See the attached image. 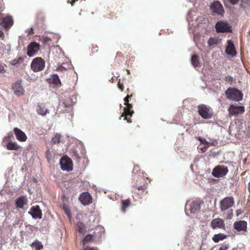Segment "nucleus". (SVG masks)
<instances>
[{"label":"nucleus","instance_id":"obj_6","mask_svg":"<svg viewBox=\"0 0 250 250\" xmlns=\"http://www.w3.org/2000/svg\"><path fill=\"white\" fill-rule=\"evenodd\" d=\"M141 180L145 181L143 178H141L139 181H141ZM147 184L145 181H144L143 183L142 184L141 182L138 183V181H137L133 185L132 192L134 194H136L137 196H140V191H142V193L146 194L147 193Z\"/></svg>","mask_w":250,"mask_h":250},{"label":"nucleus","instance_id":"obj_25","mask_svg":"<svg viewBox=\"0 0 250 250\" xmlns=\"http://www.w3.org/2000/svg\"><path fill=\"white\" fill-rule=\"evenodd\" d=\"M121 209L124 213L126 211V208H128L131 205V201L129 199L123 200L121 202Z\"/></svg>","mask_w":250,"mask_h":250},{"label":"nucleus","instance_id":"obj_36","mask_svg":"<svg viewBox=\"0 0 250 250\" xmlns=\"http://www.w3.org/2000/svg\"><path fill=\"white\" fill-rule=\"evenodd\" d=\"M209 144H207L205 145L200 144L198 146V149H199L202 152H205L206 151L207 148L209 147Z\"/></svg>","mask_w":250,"mask_h":250},{"label":"nucleus","instance_id":"obj_48","mask_svg":"<svg viewBox=\"0 0 250 250\" xmlns=\"http://www.w3.org/2000/svg\"><path fill=\"white\" fill-rule=\"evenodd\" d=\"M228 249V247L225 245L220 247L219 250H227Z\"/></svg>","mask_w":250,"mask_h":250},{"label":"nucleus","instance_id":"obj_20","mask_svg":"<svg viewBox=\"0 0 250 250\" xmlns=\"http://www.w3.org/2000/svg\"><path fill=\"white\" fill-rule=\"evenodd\" d=\"M28 203V200L25 196H21L18 198L16 201V206L18 208H22L24 205Z\"/></svg>","mask_w":250,"mask_h":250},{"label":"nucleus","instance_id":"obj_7","mask_svg":"<svg viewBox=\"0 0 250 250\" xmlns=\"http://www.w3.org/2000/svg\"><path fill=\"white\" fill-rule=\"evenodd\" d=\"M229 172L228 168L224 165H218L212 170V175L216 178L223 177Z\"/></svg>","mask_w":250,"mask_h":250},{"label":"nucleus","instance_id":"obj_53","mask_svg":"<svg viewBox=\"0 0 250 250\" xmlns=\"http://www.w3.org/2000/svg\"><path fill=\"white\" fill-rule=\"evenodd\" d=\"M3 35V33L2 31L0 30V38H1Z\"/></svg>","mask_w":250,"mask_h":250},{"label":"nucleus","instance_id":"obj_43","mask_svg":"<svg viewBox=\"0 0 250 250\" xmlns=\"http://www.w3.org/2000/svg\"><path fill=\"white\" fill-rule=\"evenodd\" d=\"M26 32L27 33L28 35H33L34 34L33 28H30L28 29L27 30Z\"/></svg>","mask_w":250,"mask_h":250},{"label":"nucleus","instance_id":"obj_35","mask_svg":"<svg viewBox=\"0 0 250 250\" xmlns=\"http://www.w3.org/2000/svg\"><path fill=\"white\" fill-rule=\"evenodd\" d=\"M70 154L71 157L74 160L79 161L80 159V157L79 156L78 152L76 150H72Z\"/></svg>","mask_w":250,"mask_h":250},{"label":"nucleus","instance_id":"obj_23","mask_svg":"<svg viewBox=\"0 0 250 250\" xmlns=\"http://www.w3.org/2000/svg\"><path fill=\"white\" fill-rule=\"evenodd\" d=\"M50 80V82L54 84L57 87H60L61 85V81L57 74L53 75Z\"/></svg>","mask_w":250,"mask_h":250},{"label":"nucleus","instance_id":"obj_12","mask_svg":"<svg viewBox=\"0 0 250 250\" xmlns=\"http://www.w3.org/2000/svg\"><path fill=\"white\" fill-rule=\"evenodd\" d=\"M228 110L230 116H237L244 112L245 108L243 106H236L234 104H230Z\"/></svg>","mask_w":250,"mask_h":250},{"label":"nucleus","instance_id":"obj_46","mask_svg":"<svg viewBox=\"0 0 250 250\" xmlns=\"http://www.w3.org/2000/svg\"><path fill=\"white\" fill-rule=\"evenodd\" d=\"M83 250H96V249L93 247L86 246L83 248Z\"/></svg>","mask_w":250,"mask_h":250},{"label":"nucleus","instance_id":"obj_5","mask_svg":"<svg viewBox=\"0 0 250 250\" xmlns=\"http://www.w3.org/2000/svg\"><path fill=\"white\" fill-rule=\"evenodd\" d=\"M45 61L41 57L34 58L31 63V69L35 72L42 71L45 67Z\"/></svg>","mask_w":250,"mask_h":250},{"label":"nucleus","instance_id":"obj_29","mask_svg":"<svg viewBox=\"0 0 250 250\" xmlns=\"http://www.w3.org/2000/svg\"><path fill=\"white\" fill-rule=\"evenodd\" d=\"M226 238V235L223 233H219L214 235L212 237V240L215 242L218 243L221 240H223Z\"/></svg>","mask_w":250,"mask_h":250},{"label":"nucleus","instance_id":"obj_3","mask_svg":"<svg viewBox=\"0 0 250 250\" xmlns=\"http://www.w3.org/2000/svg\"><path fill=\"white\" fill-rule=\"evenodd\" d=\"M226 98L233 101L239 102L243 99V94L241 91L234 87H229L225 91Z\"/></svg>","mask_w":250,"mask_h":250},{"label":"nucleus","instance_id":"obj_26","mask_svg":"<svg viewBox=\"0 0 250 250\" xmlns=\"http://www.w3.org/2000/svg\"><path fill=\"white\" fill-rule=\"evenodd\" d=\"M191 62L194 67H197L201 66L199 58L197 55H194L192 56Z\"/></svg>","mask_w":250,"mask_h":250},{"label":"nucleus","instance_id":"obj_22","mask_svg":"<svg viewBox=\"0 0 250 250\" xmlns=\"http://www.w3.org/2000/svg\"><path fill=\"white\" fill-rule=\"evenodd\" d=\"M200 209V205L198 202L194 201L193 202L190 208V210L191 213H195L198 211Z\"/></svg>","mask_w":250,"mask_h":250},{"label":"nucleus","instance_id":"obj_47","mask_svg":"<svg viewBox=\"0 0 250 250\" xmlns=\"http://www.w3.org/2000/svg\"><path fill=\"white\" fill-rule=\"evenodd\" d=\"M242 213V211L241 209H238L236 210V216H239Z\"/></svg>","mask_w":250,"mask_h":250},{"label":"nucleus","instance_id":"obj_8","mask_svg":"<svg viewBox=\"0 0 250 250\" xmlns=\"http://www.w3.org/2000/svg\"><path fill=\"white\" fill-rule=\"evenodd\" d=\"M60 164L61 169L67 171H71L73 169L72 160L67 156H64L60 160Z\"/></svg>","mask_w":250,"mask_h":250},{"label":"nucleus","instance_id":"obj_24","mask_svg":"<svg viewBox=\"0 0 250 250\" xmlns=\"http://www.w3.org/2000/svg\"><path fill=\"white\" fill-rule=\"evenodd\" d=\"M77 230L80 234H84L86 231V227L83 223L79 221L77 223Z\"/></svg>","mask_w":250,"mask_h":250},{"label":"nucleus","instance_id":"obj_10","mask_svg":"<svg viewBox=\"0 0 250 250\" xmlns=\"http://www.w3.org/2000/svg\"><path fill=\"white\" fill-rule=\"evenodd\" d=\"M40 49V45L35 42H31L27 46V55L31 57L36 55Z\"/></svg>","mask_w":250,"mask_h":250},{"label":"nucleus","instance_id":"obj_13","mask_svg":"<svg viewBox=\"0 0 250 250\" xmlns=\"http://www.w3.org/2000/svg\"><path fill=\"white\" fill-rule=\"evenodd\" d=\"M233 228L238 232L247 231V222L244 220L236 221L233 224Z\"/></svg>","mask_w":250,"mask_h":250},{"label":"nucleus","instance_id":"obj_14","mask_svg":"<svg viewBox=\"0 0 250 250\" xmlns=\"http://www.w3.org/2000/svg\"><path fill=\"white\" fill-rule=\"evenodd\" d=\"M28 213L30 214L34 219H41L42 217V211L40 207L38 205L33 206L31 208Z\"/></svg>","mask_w":250,"mask_h":250},{"label":"nucleus","instance_id":"obj_15","mask_svg":"<svg viewBox=\"0 0 250 250\" xmlns=\"http://www.w3.org/2000/svg\"><path fill=\"white\" fill-rule=\"evenodd\" d=\"M210 226L214 229H225L224 221L220 218L213 219L211 222Z\"/></svg>","mask_w":250,"mask_h":250},{"label":"nucleus","instance_id":"obj_11","mask_svg":"<svg viewBox=\"0 0 250 250\" xmlns=\"http://www.w3.org/2000/svg\"><path fill=\"white\" fill-rule=\"evenodd\" d=\"M22 80H18L17 81L13 83L12 89L15 95L18 96H21L24 94V90L21 84Z\"/></svg>","mask_w":250,"mask_h":250},{"label":"nucleus","instance_id":"obj_1","mask_svg":"<svg viewBox=\"0 0 250 250\" xmlns=\"http://www.w3.org/2000/svg\"><path fill=\"white\" fill-rule=\"evenodd\" d=\"M235 204L234 199L232 196H228L225 197L219 202V208L221 212H224L226 211L227 213L224 216L226 219H231L233 217V209L231 208Z\"/></svg>","mask_w":250,"mask_h":250},{"label":"nucleus","instance_id":"obj_2","mask_svg":"<svg viewBox=\"0 0 250 250\" xmlns=\"http://www.w3.org/2000/svg\"><path fill=\"white\" fill-rule=\"evenodd\" d=\"M135 97V94L131 92L130 94H127V96L124 98L125 105V107L124 108V112L122 113L120 117H124V120H126L128 123L132 122L130 117L134 113V111L132 110L133 105L132 103H129V99ZM121 119V118H120Z\"/></svg>","mask_w":250,"mask_h":250},{"label":"nucleus","instance_id":"obj_42","mask_svg":"<svg viewBox=\"0 0 250 250\" xmlns=\"http://www.w3.org/2000/svg\"><path fill=\"white\" fill-rule=\"evenodd\" d=\"M225 80L228 82H232L233 81V78L231 76L228 75L226 77Z\"/></svg>","mask_w":250,"mask_h":250},{"label":"nucleus","instance_id":"obj_49","mask_svg":"<svg viewBox=\"0 0 250 250\" xmlns=\"http://www.w3.org/2000/svg\"><path fill=\"white\" fill-rule=\"evenodd\" d=\"M62 104L65 107H70L71 106L70 104H67L65 102H63Z\"/></svg>","mask_w":250,"mask_h":250},{"label":"nucleus","instance_id":"obj_31","mask_svg":"<svg viewBox=\"0 0 250 250\" xmlns=\"http://www.w3.org/2000/svg\"><path fill=\"white\" fill-rule=\"evenodd\" d=\"M219 42V40L217 37L209 38L208 43L209 46L211 47L217 45Z\"/></svg>","mask_w":250,"mask_h":250},{"label":"nucleus","instance_id":"obj_27","mask_svg":"<svg viewBox=\"0 0 250 250\" xmlns=\"http://www.w3.org/2000/svg\"><path fill=\"white\" fill-rule=\"evenodd\" d=\"M37 112L38 114L42 116H44L47 113H49V110L45 109L44 106L42 107L41 105L38 104L37 105Z\"/></svg>","mask_w":250,"mask_h":250},{"label":"nucleus","instance_id":"obj_39","mask_svg":"<svg viewBox=\"0 0 250 250\" xmlns=\"http://www.w3.org/2000/svg\"><path fill=\"white\" fill-rule=\"evenodd\" d=\"M123 80L122 81L120 79L118 81L117 85L118 87L121 90V91H123L124 90V83L123 82Z\"/></svg>","mask_w":250,"mask_h":250},{"label":"nucleus","instance_id":"obj_19","mask_svg":"<svg viewBox=\"0 0 250 250\" xmlns=\"http://www.w3.org/2000/svg\"><path fill=\"white\" fill-rule=\"evenodd\" d=\"M14 131L17 139L20 142H25L27 140L26 134L20 129L15 127Z\"/></svg>","mask_w":250,"mask_h":250},{"label":"nucleus","instance_id":"obj_44","mask_svg":"<svg viewBox=\"0 0 250 250\" xmlns=\"http://www.w3.org/2000/svg\"><path fill=\"white\" fill-rule=\"evenodd\" d=\"M5 72L4 66L0 63V73L3 74Z\"/></svg>","mask_w":250,"mask_h":250},{"label":"nucleus","instance_id":"obj_40","mask_svg":"<svg viewBox=\"0 0 250 250\" xmlns=\"http://www.w3.org/2000/svg\"><path fill=\"white\" fill-rule=\"evenodd\" d=\"M51 42V39L49 37H45L43 38V43L44 44H48Z\"/></svg>","mask_w":250,"mask_h":250},{"label":"nucleus","instance_id":"obj_38","mask_svg":"<svg viewBox=\"0 0 250 250\" xmlns=\"http://www.w3.org/2000/svg\"><path fill=\"white\" fill-rule=\"evenodd\" d=\"M200 143V144L201 145H205L207 144H209V143L207 141L206 139L202 138L201 137H198L196 138Z\"/></svg>","mask_w":250,"mask_h":250},{"label":"nucleus","instance_id":"obj_50","mask_svg":"<svg viewBox=\"0 0 250 250\" xmlns=\"http://www.w3.org/2000/svg\"><path fill=\"white\" fill-rule=\"evenodd\" d=\"M146 194H144V193H142V191H140V196H138V198H143V196L144 195H146Z\"/></svg>","mask_w":250,"mask_h":250},{"label":"nucleus","instance_id":"obj_30","mask_svg":"<svg viewBox=\"0 0 250 250\" xmlns=\"http://www.w3.org/2000/svg\"><path fill=\"white\" fill-rule=\"evenodd\" d=\"M31 246L32 248H34L35 249V250H41L43 249V246L42 245V243L37 240L33 242L31 244Z\"/></svg>","mask_w":250,"mask_h":250},{"label":"nucleus","instance_id":"obj_28","mask_svg":"<svg viewBox=\"0 0 250 250\" xmlns=\"http://www.w3.org/2000/svg\"><path fill=\"white\" fill-rule=\"evenodd\" d=\"M62 136L60 134L56 133L51 138V144L52 145L58 144L60 142Z\"/></svg>","mask_w":250,"mask_h":250},{"label":"nucleus","instance_id":"obj_33","mask_svg":"<svg viewBox=\"0 0 250 250\" xmlns=\"http://www.w3.org/2000/svg\"><path fill=\"white\" fill-rule=\"evenodd\" d=\"M94 236L92 234L87 235L83 240V245H84L91 242H92Z\"/></svg>","mask_w":250,"mask_h":250},{"label":"nucleus","instance_id":"obj_16","mask_svg":"<svg viewBox=\"0 0 250 250\" xmlns=\"http://www.w3.org/2000/svg\"><path fill=\"white\" fill-rule=\"evenodd\" d=\"M228 45L226 47L225 52L227 55L233 57L236 55V51L233 42L229 40L227 42Z\"/></svg>","mask_w":250,"mask_h":250},{"label":"nucleus","instance_id":"obj_52","mask_svg":"<svg viewBox=\"0 0 250 250\" xmlns=\"http://www.w3.org/2000/svg\"><path fill=\"white\" fill-rule=\"evenodd\" d=\"M78 0H72V1H71V4L72 5H73V4L76 2V1H77Z\"/></svg>","mask_w":250,"mask_h":250},{"label":"nucleus","instance_id":"obj_17","mask_svg":"<svg viewBox=\"0 0 250 250\" xmlns=\"http://www.w3.org/2000/svg\"><path fill=\"white\" fill-rule=\"evenodd\" d=\"M211 8L213 12L216 13L218 15H223L224 13L223 7L219 1H216L211 6Z\"/></svg>","mask_w":250,"mask_h":250},{"label":"nucleus","instance_id":"obj_34","mask_svg":"<svg viewBox=\"0 0 250 250\" xmlns=\"http://www.w3.org/2000/svg\"><path fill=\"white\" fill-rule=\"evenodd\" d=\"M24 59L22 57L16 58L11 61L10 64L13 66L20 64L23 61Z\"/></svg>","mask_w":250,"mask_h":250},{"label":"nucleus","instance_id":"obj_21","mask_svg":"<svg viewBox=\"0 0 250 250\" xmlns=\"http://www.w3.org/2000/svg\"><path fill=\"white\" fill-rule=\"evenodd\" d=\"M2 24L4 28H8L13 24V21L11 16H6L2 20Z\"/></svg>","mask_w":250,"mask_h":250},{"label":"nucleus","instance_id":"obj_9","mask_svg":"<svg viewBox=\"0 0 250 250\" xmlns=\"http://www.w3.org/2000/svg\"><path fill=\"white\" fill-rule=\"evenodd\" d=\"M216 31L217 33H226L231 32V26L227 21H219L215 24Z\"/></svg>","mask_w":250,"mask_h":250},{"label":"nucleus","instance_id":"obj_51","mask_svg":"<svg viewBox=\"0 0 250 250\" xmlns=\"http://www.w3.org/2000/svg\"><path fill=\"white\" fill-rule=\"evenodd\" d=\"M248 190L249 192H250V182L248 183Z\"/></svg>","mask_w":250,"mask_h":250},{"label":"nucleus","instance_id":"obj_45","mask_svg":"<svg viewBox=\"0 0 250 250\" xmlns=\"http://www.w3.org/2000/svg\"><path fill=\"white\" fill-rule=\"evenodd\" d=\"M229 1L231 4L235 5L238 3L239 0H229Z\"/></svg>","mask_w":250,"mask_h":250},{"label":"nucleus","instance_id":"obj_32","mask_svg":"<svg viewBox=\"0 0 250 250\" xmlns=\"http://www.w3.org/2000/svg\"><path fill=\"white\" fill-rule=\"evenodd\" d=\"M7 148L8 150H17L20 146L16 143L10 142L7 144Z\"/></svg>","mask_w":250,"mask_h":250},{"label":"nucleus","instance_id":"obj_41","mask_svg":"<svg viewBox=\"0 0 250 250\" xmlns=\"http://www.w3.org/2000/svg\"><path fill=\"white\" fill-rule=\"evenodd\" d=\"M98 46L96 44H92L91 48L92 53H94L97 52L98 51Z\"/></svg>","mask_w":250,"mask_h":250},{"label":"nucleus","instance_id":"obj_18","mask_svg":"<svg viewBox=\"0 0 250 250\" xmlns=\"http://www.w3.org/2000/svg\"><path fill=\"white\" fill-rule=\"evenodd\" d=\"M79 199L83 205H89L92 202L91 196L88 192L82 193L80 195Z\"/></svg>","mask_w":250,"mask_h":250},{"label":"nucleus","instance_id":"obj_37","mask_svg":"<svg viewBox=\"0 0 250 250\" xmlns=\"http://www.w3.org/2000/svg\"><path fill=\"white\" fill-rule=\"evenodd\" d=\"M62 209L67 215V217L70 218L71 217V213L69 208L66 205H63Z\"/></svg>","mask_w":250,"mask_h":250},{"label":"nucleus","instance_id":"obj_54","mask_svg":"<svg viewBox=\"0 0 250 250\" xmlns=\"http://www.w3.org/2000/svg\"><path fill=\"white\" fill-rule=\"evenodd\" d=\"M126 91H127V94H130V93L131 92L130 91V90H129V88H127Z\"/></svg>","mask_w":250,"mask_h":250},{"label":"nucleus","instance_id":"obj_4","mask_svg":"<svg viewBox=\"0 0 250 250\" xmlns=\"http://www.w3.org/2000/svg\"><path fill=\"white\" fill-rule=\"evenodd\" d=\"M197 112L201 117L204 119H209L212 117L213 111L208 105L202 104L197 106Z\"/></svg>","mask_w":250,"mask_h":250}]
</instances>
